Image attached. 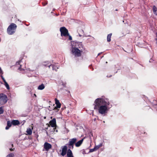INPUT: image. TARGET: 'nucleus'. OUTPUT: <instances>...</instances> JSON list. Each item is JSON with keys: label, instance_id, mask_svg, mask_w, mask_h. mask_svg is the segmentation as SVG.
Returning <instances> with one entry per match:
<instances>
[{"label": "nucleus", "instance_id": "obj_4", "mask_svg": "<svg viewBox=\"0 0 157 157\" xmlns=\"http://www.w3.org/2000/svg\"><path fill=\"white\" fill-rule=\"evenodd\" d=\"M8 98L7 96L4 94L0 95V105L5 104L7 101Z\"/></svg>", "mask_w": 157, "mask_h": 157}, {"label": "nucleus", "instance_id": "obj_28", "mask_svg": "<svg viewBox=\"0 0 157 157\" xmlns=\"http://www.w3.org/2000/svg\"><path fill=\"white\" fill-rule=\"evenodd\" d=\"M68 145V147L69 148V149H73V145Z\"/></svg>", "mask_w": 157, "mask_h": 157}, {"label": "nucleus", "instance_id": "obj_15", "mask_svg": "<svg viewBox=\"0 0 157 157\" xmlns=\"http://www.w3.org/2000/svg\"><path fill=\"white\" fill-rule=\"evenodd\" d=\"M12 124L16 125L20 124L19 121L17 120H13L12 121Z\"/></svg>", "mask_w": 157, "mask_h": 157}, {"label": "nucleus", "instance_id": "obj_40", "mask_svg": "<svg viewBox=\"0 0 157 157\" xmlns=\"http://www.w3.org/2000/svg\"><path fill=\"white\" fill-rule=\"evenodd\" d=\"M101 53H99L98 54V56H99Z\"/></svg>", "mask_w": 157, "mask_h": 157}, {"label": "nucleus", "instance_id": "obj_36", "mask_svg": "<svg viewBox=\"0 0 157 157\" xmlns=\"http://www.w3.org/2000/svg\"><path fill=\"white\" fill-rule=\"evenodd\" d=\"M47 2H46L45 3H44V4L43 3V5L44 6H45L46 5H47Z\"/></svg>", "mask_w": 157, "mask_h": 157}, {"label": "nucleus", "instance_id": "obj_16", "mask_svg": "<svg viewBox=\"0 0 157 157\" xmlns=\"http://www.w3.org/2000/svg\"><path fill=\"white\" fill-rule=\"evenodd\" d=\"M153 11L154 13L156 15H157V8L155 6H154L153 7Z\"/></svg>", "mask_w": 157, "mask_h": 157}, {"label": "nucleus", "instance_id": "obj_20", "mask_svg": "<svg viewBox=\"0 0 157 157\" xmlns=\"http://www.w3.org/2000/svg\"><path fill=\"white\" fill-rule=\"evenodd\" d=\"M112 33H110L107 36V41L108 42H110L111 41V37L112 36Z\"/></svg>", "mask_w": 157, "mask_h": 157}, {"label": "nucleus", "instance_id": "obj_31", "mask_svg": "<svg viewBox=\"0 0 157 157\" xmlns=\"http://www.w3.org/2000/svg\"><path fill=\"white\" fill-rule=\"evenodd\" d=\"M0 73L1 74H3V72L1 68H0Z\"/></svg>", "mask_w": 157, "mask_h": 157}, {"label": "nucleus", "instance_id": "obj_2", "mask_svg": "<svg viewBox=\"0 0 157 157\" xmlns=\"http://www.w3.org/2000/svg\"><path fill=\"white\" fill-rule=\"evenodd\" d=\"M82 47V43L74 41L73 43L71 44V54L73 55L75 57H79L81 56L82 51L80 50L78 48H80Z\"/></svg>", "mask_w": 157, "mask_h": 157}, {"label": "nucleus", "instance_id": "obj_3", "mask_svg": "<svg viewBox=\"0 0 157 157\" xmlns=\"http://www.w3.org/2000/svg\"><path fill=\"white\" fill-rule=\"evenodd\" d=\"M17 25L14 23L11 24L7 29V32L10 35L13 34L15 32Z\"/></svg>", "mask_w": 157, "mask_h": 157}, {"label": "nucleus", "instance_id": "obj_33", "mask_svg": "<svg viewBox=\"0 0 157 157\" xmlns=\"http://www.w3.org/2000/svg\"><path fill=\"white\" fill-rule=\"evenodd\" d=\"M28 70L29 71H32V72H33L34 71V70H30V69H28Z\"/></svg>", "mask_w": 157, "mask_h": 157}, {"label": "nucleus", "instance_id": "obj_18", "mask_svg": "<svg viewBox=\"0 0 157 157\" xmlns=\"http://www.w3.org/2000/svg\"><path fill=\"white\" fill-rule=\"evenodd\" d=\"M45 88V86L43 84H42L39 85L38 87V89L39 90H42Z\"/></svg>", "mask_w": 157, "mask_h": 157}, {"label": "nucleus", "instance_id": "obj_13", "mask_svg": "<svg viewBox=\"0 0 157 157\" xmlns=\"http://www.w3.org/2000/svg\"><path fill=\"white\" fill-rule=\"evenodd\" d=\"M84 139L83 138L81 140L77 142L75 144V146L76 147H78L80 146L82 144L83 141Z\"/></svg>", "mask_w": 157, "mask_h": 157}, {"label": "nucleus", "instance_id": "obj_23", "mask_svg": "<svg viewBox=\"0 0 157 157\" xmlns=\"http://www.w3.org/2000/svg\"><path fill=\"white\" fill-rule=\"evenodd\" d=\"M61 104L59 103V104H57L56 105V106L55 107L54 109H56L57 111H58V108H60L61 107Z\"/></svg>", "mask_w": 157, "mask_h": 157}, {"label": "nucleus", "instance_id": "obj_26", "mask_svg": "<svg viewBox=\"0 0 157 157\" xmlns=\"http://www.w3.org/2000/svg\"><path fill=\"white\" fill-rule=\"evenodd\" d=\"M14 155L13 154L11 153L7 155L6 157H13Z\"/></svg>", "mask_w": 157, "mask_h": 157}, {"label": "nucleus", "instance_id": "obj_42", "mask_svg": "<svg viewBox=\"0 0 157 157\" xmlns=\"http://www.w3.org/2000/svg\"><path fill=\"white\" fill-rule=\"evenodd\" d=\"M157 38L156 39V40L157 41V33L156 34Z\"/></svg>", "mask_w": 157, "mask_h": 157}, {"label": "nucleus", "instance_id": "obj_14", "mask_svg": "<svg viewBox=\"0 0 157 157\" xmlns=\"http://www.w3.org/2000/svg\"><path fill=\"white\" fill-rule=\"evenodd\" d=\"M12 122H11L10 121H8L7 122V125L5 129L6 130L8 129L9 128L11 127L12 126Z\"/></svg>", "mask_w": 157, "mask_h": 157}, {"label": "nucleus", "instance_id": "obj_19", "mask_svg": "<svg viewBox=\"0 0 157 157\" xmlns=\"http://www.w3.org/2000/svg\"><path fill=\"white\" fill-rule=\"evenodd\" d=\"M51 67H52V70H55L56 71L57 69L59 68L58 67H57L56 65H52V64Z\"/></svg>", "mask_w": 157, "mask_h": 157}, {"label": "nucleus", "instance_id": "obj_32", "mask_svg": "<svg viewBox=\"0 0 157 157\" xmlns=\"http://www.w3.org/2000/svg\"><path fill=\"white\" fill-rule=\"evenodd\" d=\"M2 79V80H3L4 83L5 82H6L5 79L3 77V78Z\"/></svg>", "mask_w": 157, "mask_h": 157}, {"label": "nucleus", "instance_id": "obj_30", "mask_svg": "<svg viewBox=\"0 0 157 157\" xmlns=\"http://www.w3.org/2000/svg\"><path fill=\"white\" fill-rule=\"evenodd\" d=\"M80 33L82 34H83V35L84 34V31L83 30H81L80 31Z\"/></svg>", "mask_w": 157, "mask_h": 157}, {"label": "nucleus", "instance_id": "obj_35", "mask_svg": "<svg viewBox=\"0 0 157 157\" xmlns=\"http://www.w3.org/2000/svg\"><path fill=\"white\" fill-rule=\"evenodd\" d=\"M152 61L153 59H150V60H149V62H152Z\"/></svg>", "mask_w": 157, "mask_h": 157}, {"label": "nucleus", "instance_id": "obj_5", "mask_svg": "<svg viewBox=\"0 0 157 157\" xmlns=\"http://www.w3.org/2000/svg\"><path fill=\"white\" fill-rule=\"evenodd\" d=\"M60 31L61 32V35L62 36L66 37L69 35L68 31L65 27H61L60 29Z\"/></svg>", "mask_w": 157, "mask_h": 157}, {"label": "nucleus", "instance_id": "obj_7", "mask_svg": "<svg viewBox=\"0 0 157 157\" xmlns=\"http://www.w3.org/2000/svg\"><path fill=\"white\" fill-rule=\"evenodd\" d=\"M56 119L55 118H53L49 122V124L53 128L55 127L56 126Z\"/></svg>", "mask_w": 157, "mask_h": 157}, {"label": "nucleus", "instance_id": "obj_24", "mask_svg": "<svg viewBox=\"0 0 157 157\" xmlns=\"http://www.w3.org/2000/svg\"><path fill=\"white\" fill-rule=\"evenodd\" d=\"M4 111L2 108V107H0V114H2L3 113Z\"/></svg>", "mask_w": 157, "mask_h": 157}, {"label": "nucleus", "instance_id": "obj_29", "mask_svg": "<svg viewBox=\"0 0 157 157\" xmlns=\"http://www.w3.org/2000/svg\"><path fill=\"white\" fill-rule=\"evenodd\" d=\"M69 36V40H72V37H71V36H70L69 34V35L68 36Z\"/></svg>", "mask_w": 157, "mask_h": 157}, {"label": "nucleus", "instance_id": "obj_41", "mask_svg": "<svg viewBox=\"0 0 157 157\" xmlns=\"http://www.w3.org/2000/svg\"><path fill=\"white\" fill-rule=\"evenodd\" d=\"M10 151H13V149H12V148H10Z\"/></svg>", "mask_w": 157, "mask_h": 157}, {"label": "nucleus", "instance_id": "obj_38", "mask_svg": "<svg viewBox=\"0 0 157 157\" xmlns=\"http://www.w3.org/2000/svg\"><path fill=\"white\" fill-rule=\"evenodd\" d=\"M96 118H94V121H96Z\"/></svg>", "mask_w": 157, "mask_h": 157}, {"label": "nucleus", "instance_id": "obj_34", "mask_svg": "<svg viewBox=\"0 0 157 157\" xmlns=\"http://www.w3.org/2000/svg\"><path fill=\"white\" fill-rule=\"evenodd\" d=\"M78 35H79V36H83V35H81V34H80L79 33H78Z\"/></svg>", "mask_w": 157, "mask_h": 157}, {"label": "nucleus", "instance_id": "obj_11", "mask_svg": "<svg viewBox=\"0 0 157 157\" xmlns=\"http://www.w3.org/2000/svg\"><path fill=\"white\" fill-rule=\"evenodd\" d=\"M43 65L45 67H48L49 68H50L52 66V64L50 63L48 61H45L43 62Z\"/></svg>", "mask_w": 157, "mask_h": 157}, {"label": "nucleus", "instance_id": "obj_10", "mask_svg": "<svg viewBox=\"0 0 157 157\" xmlns=\"http://www.w3.org/2000/svg\"><path fill=\"white\" fill-rule=\"evenodd\" d=\"M21 61L17 62L16 63V67L18 68V70L20 71H21L22 70H24V69L22 68L21 65L20 64Z\"/></svg>", "mask_w": 157, "mask_h": 157}, {"label": "nucleus", "instance_id": "obj_9", "mask_svg": "<svg viewBox=\"0 0 157 157\" xmlns=\"http://www.w3.org/2000/svg\"><path fill=\"white\" fill-rule=\"evenodd\" d=\"M67 150V146H64L62 149L61 155L63 156H64L66 154Z\"/></svg>", "mask_w": 157, "mask_h": 157}, {"label": "nucleus", "instance_id": "obj_37", "mask_svg": "<svg viewBox=\"0 0 157 157\" xmlns=\"http://www.w3.org/2000/svg\"><path fill=\"white\" fill-rule=\"evenodd\" d=\"M107 77H111L112 76V75H109V76H108L107 75Z\"/></svg>", "mask_w": 157, "mask_h": 157}, {"label": "nucleus", "instance_id": "obj_39", "mask_svg": "<svg viewBox=\"0 0 157 157\" xmlns=\"http://www.w3.org/2000/svg\"><path fill=\"white\" fill-rule=\"evenodd\" d=\"M1 77L2 78H3V77L2 75H1Z\"/></svg>", "mask_w": 157, "mask_h": 157}, {"label": "nucleus", "instance_id": "obj_22", "mask_svg": "<svg viewBox=\"0 0 157 157\" xmlns=\"http://www.w3.org/2000/svg\"><path fill=\"white\" fill-rule=\"evenodd\" d=\"M4 85H5V86L8 90L10 89V88L9 87V86L6 82H4Z\"/></svg>", "mask_w": 157, "mask_h": 157}, {"label": "nucleus", "instance_id": "obj_45", "mask_svg": "<svg viewBox=\"0 0 157 157\" xmlns=\"http://www.w3.org/2000/svg\"><path fill=\"white\" fill-rule=\"evenodd\" d=\"M0 68H1L0 67Z\"/></svg>", "mask_w": 157, "mask_h": 157}, {"label": "nucleus", "instance_id": "obj_21", "mask_svg": "<svg viewBox=\"0 0 157 157\" xmlns=\"http://www.w3.org/2000/svg\"><path fill=\"white\" fill-rule=\"evenodd\" d=\"M102 143L100 144L99 145L96 146L95 147V150H97L100 147H102Z\"/></svg>", "mask_w": 157, "mask_h": 157}, {"label": "nucleus", "instance_id": "obj_27", "mask_svg": "<svg viewBox=\"0 0 157 157\" xmlns=\"http://www.w3.org/2000/svg\"><path fill=\"white\" fill-rule=\"evenodd\" d=\"M95 150V147L93 148V149H90V152H92L95 150Z\"/></svg>", "mask_w": 157, "mask_h": 157}, {"label": "nucleus", "instance_id": "obj_6", "mask_svg": "<svg viewBox=\"0 0 157 157\" xmlns=\"http://www.w3.org/2000/svg\"><path fill=\"white\" fill-rule=\"evenodd\" d=\"M52 147L51 145L45 142L44 144V148L45 149L46 151H48Z\"/></svg>", "mask_w": 157, "mask_h": 157}, {"label": "nucleus", "instance_id": "obj_12", "mask_svg": "<svg viewBox=\"0 0 157 157\" xmlns=\"http://www.w3.org/2000/svg\"><path fill=\"white\" fill-rule=\"evenodd\" d=\"M67 157H74L72 152L70 149H69L67 150Z\"/></svg>", "mask_w": 157, "mask_h": 157}, {"label": "nucleus", "instance_id": "obj_1", "mask_svg": "<svg viewBox=\"0 0 157 157\" xmlns=\"http://www.w3.org/2000/svg\"><path fill=\"white\" fill-rule=\"evenodd\" d=\"M93 105L94 109L103 116L107 114L109 109L112 107V105H110L108 99L102 97L96 99Z\"/></svg>", "mask_w": 157, "mask_h": 157}, {"label": "nucleus", "instance_id": "obj_17", "mask_svg": "<svg viewBox=\"0 0 157 157\" xmlns=\"http://www.w3.org/2000/svg\"><path fill=\"white\" fill-rule=\"evenodd\" d=\"M26 132L27 133V135H30L32 134V131L30 128H27Z\"/></svg>", "mask_w": 157, "mask_h": 157}, {"label": "nucleus", "instance_id": "obj_44", "mask_svg": "<svg viewBox=\"0 0 157 157\" xmlns=\"http://www.w3.org/2000/svg\"><path fill=\"white\" fill-rule=\"evenodd\" d=\"M106 63H107V62H106Z\"/></svg>", "mask_w": 157, "mask_h": 157}, {"label": "nucleus", "instance_id": "obj_8", "mask_svg": "<svg viewBox=\"0 0 157 157\" xmlns=\"http://www.w3.org/2000/svg\"><path fill=\"white\" fill-rule=\"evenodd\" d=\"M77 139L76 138H73V139H70L69 140V142L68 144L69 145H73L76 141Z\"/></svg>", "mask_w": 157, "mask_h": 157}, {"label": "nucleus", "instance_id": "obj_25", "mask_svg": "<svg viewBox=\"0 0 157 157\" xmlns=\"http://www.w3.org/2000/svg\"><path fill=\"white\" fill-rule=\"evenodd\" d=\"M55 104H56V105L60 103L59 101L58 100H57L56 98H55Z\"/></svg>", "mask_w": 157, "mask_h": 157}, {"label": "nucleus", "instance_id": "obj_43", "mask_svg": "<svg viewBox=\"0 0 157 157\" xmlns=\"http://www.w3.org/2000/svg\"><path fill=\"white\" fill-rule=\"evenodd\" d=\"M34 95L35 96H36V95L35 94H34Z\"/></svg>", "mask_w": 157, "mask_h": 157}]
</instances>
